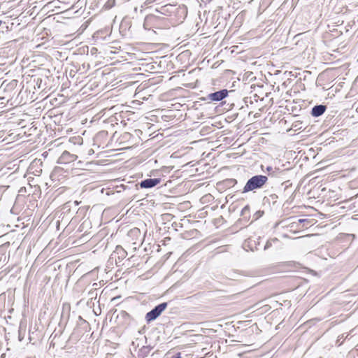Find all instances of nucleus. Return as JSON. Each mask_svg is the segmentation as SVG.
<instances>
[{
	"instance_id": "nucleus-1",
	"label": "nucleus",
	"mask_w": 358,
	"mask_h": 358,
	"mask_svg": "<svg viewBox=\"0 0 358 358\" xmlns=\"http://www.w3.org/2000/svg\"><path fill=\"white\" fill-rule=\"evenodd\" d=\"M268 178L263 175H256L250 178L245 185L242 192L247 193L255 189H261L267 182Z\"/></svg>"
},
{
	"instance_id": "nucleus-2",
	"label": "nucleus",
	"mask_w": 358,
	"mask_h": 358,
	"mask_svg": "<svg viewBox=\"0 0 358 358\" xmlns=\"http://www.w3.org/2000/svg\"><path fill=\"white\" fill-rule=\"evenodd\" d=\"M167 303L164 302L156 306L145 315V320L148 323L156 320L162 313L167 308Z\"/></svg>"
},
{
	"instance_id": "nucleus-3",
	"label": "nucleus",
	"mask_w": 358,
	"mask_h": 358,
	"mask_svg": "<svg viewBox=\"0 0 358 358\" xmlns=\"http://www.w3.org/2000/svg\"><path fill=\"white\" fill-rule=\"evenodd\" d=\"M227 90H221L215 92L208 94L206 97L202 98V100L208 102H217L223 100L228 96Z\"/></svg>"
},
{
	"instance_id": "nucleus-4",
	"label": "nucleus",
	"mask_w": 358,
	"mask_h": 358,
	"mask_svg": "<svg viewBox=\"0 0 358 358\" xmlns=\"http://www.w3.org/2000/svg\"><path fill=\"white\" fill-rule=\"evenodd\" d=\"M78 157L76 155L71 154L68 151H64L59 157L57 162L61 164H66L73 162L77 159Z\"/></svg>"
},
{
	"instance_id": "nucleus-5",
	"label": "nucleus",
	"mask_w": 358,
	"mask_h": 358,
	"mask_svg": "<svg viewBox=\"0 0 358 358\" xmlns=\"http://www.w3.org/2000/svg\"><path fill=\"white\" fill-rule=\"evenodd\" d=\"M160 182H161L160 178H148V179L142 180L139 183V185L141 188L150 189V188L155 187L156 185L159 184Z\"/></svg>"
},
{
	"instance_id": "nucleus-6",
	"label": "nucleus",
	"mask_w": 358,
	"mask_h": 358,
	"mask_svg": "<svg viewBox=\"0 0 358 358\" xmlns=\"http://www.w3.org/2000/svg\"><path fill=\"white\" fill-rule=\"evenodd\" d=\"M176 9L177 8H176V6L172 4H166L165 6L160 7V8L159 10H157V11L162 15H168L174 13Z\"/></svg>"
},
{
	"instance_id": "nucleus-7",
	"label": "nucleus",
	"mask_w": 358,
	"mask_h": 358,
	"mask_svg": "<svg viewBox=\"0 0 358 358\" xmlns=\"http://www.w3.org/2000/svg\"><path fill=\"white\" fill-rule=\"evenodd\" d=\"M327 110V106L325 105H316L311 110V115L313 117H317L322 115Z\"/></svg>"
},
{
	"instance_id": "nucleus-8",
	"label": "nucleus",
	"mask_w": 358,
	"mask_h": 358,
	"mask_svg": "<svg viewBox=\"0 0 358 358\" xmlns=\"http://www.w3.org/2000/svg\"><path fill=\"white\" fill-rule=\"evenodd\" d=\"M115 252H117L119 255V258L124 259L127 256V252L124 250V248L121 246H117L115 249Z\"/></svg>"
},
{
	"instance_id": "nucleus-9",
	"label": "nucleus",
	"mask_w": 358,
	"mask_h": 358,
	"mask_svg": "<svg viewBox=\"0 0 358 358\" xmlns=\"http://www.w3.org/2000/svg\"><path fill=\"white\" fill-rule=\"evenodd\" d=\"M266 171L268 173V175L274 176H276L277 173L279 171V168H273L272 166H267L266 169Z\"/></svg>"
},
{
	"instance_id": "nucleus-10",
	"label": "nucleus",
	"mask_w": 358,
	"mask_h": 358,
	"mask_svg": "<svg viewBox=\"0 0 358 358\" xmlns=\"http://www.w3.org/2000/svg\"><path fill=\"white\" fill-rule=\"evenodd\" d=\"M277 239H273L272 241H276ZM271 241H268L264 246V249L266 250L267 248H270L271 246Z\"/></svg>"
},
{
	"instance_id": "nucleus-11",
	"label": "nucleus",
	"mask_w": 358,
	"mask_h": 358,
	"mask_svg": "<svg viewBox=\"0 0 358 358\" xmlns=\"http://www.w3.org/2000/svg\"><path fill=\"white\" fill-rule=\"evenodd\" d=\"M249 212V206H245L243 209H242V211H241V214L243 215H245L247 213Z\"/></svg>"
},
{
	"instance_id": "nucleus-12",
	"label": "nucleus",
	"mask_w": 358,
	"mask_h": 358,
	"mask_svg": "<svg viewBox=\"0 0 358 358\" xmlns=\"http://www.w3.org/2000/svg\"><path fill=\"white\" fill-rule=\"evenodd\" d=\"M171 358H180V353L177 354V355H175V356H173Z\"/></svg>"
},
{
	"instance_id": "nucleus-13",
	"label": "nucleus",
	"mask_w": 358,
	"mask_h": 358,
	"mask_svg": "<svg viewBox=\"0 0 358 358\" xmlns=\"http://www.w3.org/2000/svg\"><path fill=\"white\" fill-rule=\"evenodd\" d=\"M96 50V49L95 48H92L91 50V52L93 53V52H95V51Z\"/></svg>"
},
{
	"instance_id": "nucleus-14",
	"label": "nucleus",
	"mask_w": 358,
	"mask_h": 358,
	"mask_svg": "<svg viewBox=\"0 0 358 358\" xmlns=\"http://www.w3.org/2000/svg\"><path fill=\"white\" fill-rule=\"evenodd\" d=\"M96 50V49L95 48H92L91 50V52L93 53V52H95V51Z\"/></svg>"
},
{
	"instance_id": "nucleus-15",
	"label": "nucleus",
	"mask_w": 358,
	"mask_h": 358,
	"mask_svg": "<svg viewBox=\"0 0 358 358\" xmlns=\"http://www.w3.org/2000/svg\"><path fill=\"white\" fill-rule=\"evenodd\" d=\"M271 197H272L273 199H275V198H277L278 196L275 194H272V195H271Z\"/></svg>"
},
{
	"instance_id": "nucleus-16",
	"label": "nucleus",
	"mask_w": 358,
	"mask_h": 358,
	"mask_svg": "<svg viewBox=\"0 0 358 358\" xmlns=\"http://www.w3.org/2000/svg\"><path fill=\"white\" fill-rule=\"evenodd\" d=\"M299 221V222H305V221H306V220L300 219Z\"/></svg>"
},
{
	"instance_id": "nucleus-17",
	"label": "nucleus",
	"mask_w": 358,
	"mask_h": 358,
	"mask_svg": "<svg viewBox=\"0 0 358 358\" xmlns=\"http://www.w3.org/2000/svg\"><path fill=\"white\" fill-rule=\"evenodd\" d=\"M108 3H112V0L108 1Z\"/></svg>"
},
{
	"instance_id": "nucleus-18",
	"label": "nucleus",
	"mask_w": 358,
	"mask_h": 358,
	"mask_svg": "<svg viewBox=\"0 0 358 358\" xmlns=\"http://www.w3.org/2000/svg\"><path fill=\"white\" fill-rule=\"evenodd\" d=\"M108 3H112V0L108 1Z\"/></svg>"
},
{
	"instance_id": "nucleus-19",
	"label": "nucleus",
	"mask_w": 358,
	"mask_h": 358,
	"mask_svg": "<svg viewBox=\"0 0 358 358\" xmlns=\"http://www.w3.org/2000/svg\"><path fill=\"white\" fill-rule=\"evenodd\" d=\"M108 3H112V0L108 1Z\"/></svg>"
},
{
	"instance_id": "nucleus-20",
	"label": "nucleus",
	"mask_w": 358,
	"mask_h": 358,
	"mask_svg": "<svg viewBox=\"0 0 358 358\" xmlns=\"http://www.w3.org/2000/svg\"><path fill=\"white\" fill-rule=\"evenodd\" d=\"M3 24V22L0 20V26Z\"/></svg>"
}]
</instances>
